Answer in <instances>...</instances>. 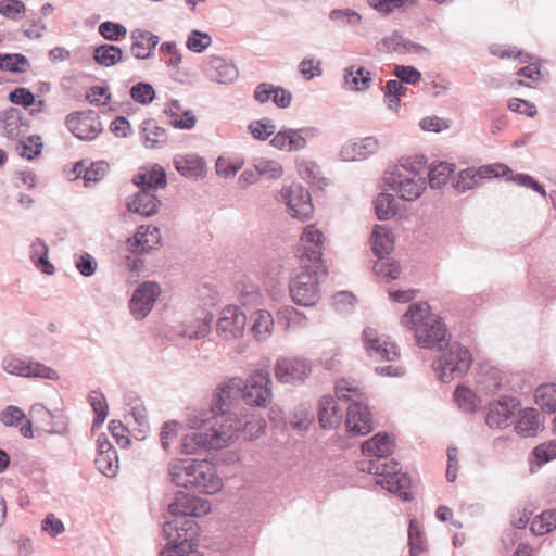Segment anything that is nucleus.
Instances as JSON below:
<instances>
[{
    "label": "nucleus",
    "mask_w": 556,
    "mask_h": 556,
    "mask_svg": "<svg viewBox=\"0 0 556 556\" xmlns=\"http://www.w3.org/2000/svg\"><path fill=\"white\" fill-rule=\"evenodd\" d=\"M279 323H282L287 329L306 328L308 318L302 312L292 306H285L278 312Z\"/></svg>",
    "instance_id": "nucleus-42"
},
{
    "label": "nucleus",
    "mask_w": 556,
    "mask_h": 556,
    "mask_svg": "<svg viewBox=\"0 0 556 556\" xmlns=\"http://www.w3.org/2000/svg\"><path fill=\"white\" fill-rule=\"evenodd\" d=\"M378 140L374 137H366L359 140L348 141L341 147L340 157L345 162L364 160L377 152Z\"/></svg>",
    "instance_id": "nucleus-24"
},
{
    "label": "nucleus",
    "mask_w": 556,
    "mask_h": 556,
    "mask_svg": "<svg viewBox=\"0 0 556 556\" xmlns=\"http://www.w3.org/2000/svg\"><path fill=\"white\" fill-rule=\"evenodd\" d=\"M130 46L131 54L136 59H149L153 55L154 49L159 43V37H134Z\"/></svg>",
    "instance_id": "nucleus-46"
},
{
    "label": "nucleus",
    "mask_w": 556,
    "mask_h": 556,
    "mask_svg": "<svg viewBox=\"0 0 556 556\" xmlns=\"http://www.w3.org/2000/svg\"><path fill=\"white\" fill-rule=\"evenodd\" d=\"M198 525L194 520H168L163 525V535L167 544L161 556H201L193 548V540L198 535Z\"/></svg>",
    "instance_id": "nucleus-5"
},
{
    "label": "nucleus",
    "mask_w": 556,
    "mask_h": 556,
    "mask_svg": "<svg viewBox=\"0 0 556 556\" xmlns=\"http://www.w3.org/2000/svg\"><path fill=\"white\" fill-rule=\"evenodd\" d=\"M247 316L235 305L226 306L216 323V332L223 340H235L243 336Z\"/></svg>",
    "instance_id": "nucleus-15"
},
{
    "label": "nucleus",
    "mask_w": 556,
    "mask_h": 556,
    "mask_svg": "<svg viewBox=\"0 0 556 556\" xmlns=\"http://www.w3.org/2000/svg\"><path fill=\"white\" fill-rule=\"evenodd\" d=\"M109 172V164L105 161L93 162L88 166V170H85L84 180L85 186L89 187L91 182H98L102 180Z\"/></svg>",
    "instance_id": "nucleus-60"
},
{
    "label": "nucleus",
    "mask_w": 556,
    "mask_h": 556,
    "mask_svg": "<svg viewBox=\"0 0 556 556\" xmlns=\"http://www.w3.org/2000/svg\"><path fill=\"white\" fill-rule=\"evenodd\" d=\"M401 324L414 330L418 345L424 349L443 350L448 341L445 324L441 317L431 313L427 302L410 304Z\"/></svg>",
    "instance_id": "nucleus-3"
},
{
    "label": "nucleus",
    "mask_w": 556,
    "mask_h": 556,
    "mask_svg": "<svg viewBox=\"0 0 556 556\" xmlns=\"http://www.w3.org/2000/svg\"><path fill=\"white\" fill-rule=\"evenodd\" d=\"M241 397L251 407H266L273 399L269 372L260 369L242 379Z\"/></svg>",
    "instance_id": "nucleus-10"
},
{
    "label": "nucleus",
    "mask_w": 556,
    "mask_h": 556,
    "mask_svg": "<svg viewBox=\"0 0 556 556\" xmlns=\"http://www.w3.org/2000/svg\"><path fill=\"white\" fill-rule=\"evenodd\" d=\"M363 343L369 357L375 361L394 362L400 357L399 348L371 327L363 330Z\"/></svg>",
    "instance_id": "nucleus-14"
},
{
    "label": "nucleus",
    "mask_w": 556,
    "mask_h": 556,
    "mask_svg": "<svg viewBox=\"0 0 556 556\" xmlns=\"http://www.w3.org/2000/svg\"><path fill=\"white\" fill-rule=\"evenodd\" d=\"M239 300L243 306H253L261 303L263 294L258 287L252 282H240L237 286Z\"/></svg>",
    "instance_id": "nucleus-48"
},
{
    "label": "nucleus",
    "mask_w": 556,
    "mask_h": 556,
    "mask_svg": "<svg viewBox=\"0 0 556 556\" xmlns=\"http://www.w3.org/2000/svg\"><path fill=\"white\" fill-rule=\"evenodd\" d=\"M251 332L257 341L267 340L273 332L274 319L271 314L266 309L256 311L252 317Z\"/></svg>",
    "instance_id": "nucleus-36"
},
{
    "label": "nucleus",
    "mask_w": 556,
    "mask_h": 556,
    "mask_svg": "<svg viewBox=\"0 0 556 556\" xmlns=\"http://www.w3.org/2000/svg\"><path fill=\"white\" fill-rule=\"evenodd\" d=\"M248 129L254 139L265 141L275 134L276 125L270 118L265 117L251 122Z\"/></svg>",
    "instance_id": "nucleus-50"
},
{
    "label": "nucleus",
    "mask_w": 556,
    "mask_h": 556,
    "mask_svg": "<svg viewBox=\"0 0 556 556\" xmlns=\"http://www.w3.org/2000/svg\"><path fill=\"white\" fill-rule=\"evenodd\" d=\"M28 361L18 358L14 355L5 356L2 359L1 367L9 375L26 377Z\"/></svg>",
    "instance_id": "nucleus-58"
},
{
    "label": "nucleus",
    "mask_w": 556,
    "mask_h": 556,
    "mask_svg": "<svg viewBox=\"0 0 556 556\" xmlns=\"http://www.w3.org/2000/svg\"><path fill=\"white\" fill-rule=\"evenodd\" d=\"M393 447V442L387 433H377L362 444V453L367 458L358 462V469L377 476L376 484L404 501H410L408 490L412 480L409 476L401 472L399 463L391 457Z\"/></svg>",
    "instance_id": "nucleus-1"
},
{
    "label": "nucleus",
    "mask_w": 556,
    "mask_h": 556,
    "mask_svg": "<svg viewBox=\"0 0 556 556\" xmlns=\"http://www.w3.org/2000/svg\"><path fill=\"white\" fill-rule=\"evenodd\" d=\"M535 402L543 412H556V384H543L535 391Z\"/></svg>",
    "instance_id": "nucleus-44"
},
{
    "label": "nucleus",
    "mask_w": 556,
    "mask_h": 556,
    "mask_svg": "<svg viewBox=\"0 0 556 556\" xmlns=\"http://www.w3.org/2000/svg\"><path fill=\"white\" fill-rule=\"evenodd\" d=\"M395 199L390 193H380L375 201L376 215L380 220L390 219L395 215Z\"/></svg>",
    "instance_id": "nucleus-52"
},
{
    "label": "nucleus",
    "mask_w": 556,
    "mask_h": 556,
    "mask_svg": "<svg viewBox=\"0 0 556 556\" xmlns=\"http://www.w3.org/2000/svg\"><path fill=\"white\" fill-rule=\"evenodd\" d=\"M195 478L197 481L192 490L201 493L215 494L223 486L222 479L217 476L215 467L205 459L199 462Z\"/></svg>",
    "instance_id": "nucleus-22"
},
{
    "label": "nucleus",
    "mask_w": 556,
    "mask_h": 556,
    "mask_svg": "<svg viewBox=\"0 0 556 556\" xmlns=\"http://www.w3.org/2000/svg\"><path fill=\"white\" fill-rule=\"evenodd\" d=\"M489 51L492 55L497 56L500 59H519L521 62H528L532 58L530 54L523 52L514 46H506L500 43H493L489 47Z\"/></svg>",
    "instance_id": "nucleus-51"
},
{
    "label": "nucleus",
    "mask_w": 556,
    "mask_h": 556,
    "mask_svg": "<svg viewBox=\"0 0 556 556\" xmlns=\"http://www.w3.org/2000/svg\"><path fill=\"white\" fill-rule=\"evenodd\" d=\"M0 70L14 74H23L30 70L28 59L20 53H0Z\"/></svg>",
    "instance_id": "nucleus-41"
},
{
    "label": "nucleus",
    "mask_w": 556,
    "mask_h": 556,
    "mask_svg": "<svg viewBox=\"0 0 556 556\" xmlns=\"http://www.w3.org/2000/svg\"><path fill=\"white\" fill-rule=\"evenodd\" d=\"M173 163L176 170L188 179H198L205 174V162L195 154L176 155Z\"/></svg>",
    "instance_id": "nucleus-29"
},
{
    "label": "nucleus",
    "mask_w": 556,
    "mask_h": 556,
    "mask_svg": "<svg viewBox=\"0 0 556 556\" xmlns=\"http://www.w3.org/2000/svg\"><path fill=\"white\" fill-rule=\"evenodd\" d=\"M454 396L460 409L473 412L477 408L476 394L470 389L459 387L455 390Z\"/></svg>",
    "instance_id": "nucleus-59"
},
{
    "label": "nucleus",
    "mask_w": 556,
    "mask_h": 556,
    "mask_svg": "<svg viewBox=\"0 0 556 556\" xmlns=\"http://www.w3.org/2000/svg\"><path fill=\"white\" fill-rule=\"evenodd\" d=\"M205 75L211 81L227 85L237 80L239 73L224 59L211 56L205 67Z\"/></svg>",
    "instance_id": "nucleus-26"
},
{
    "label": "nucleus",
    "mask_w": 556,
    "mask_h": 556,
    "mask_svg": "<svg viewBox=\"0 0 556 556\" xmlns=\"http://www.w3.org/2000/svg\"><path fill=\"white\" fill-rule=\"evenodd\" d=\"M94 61L104 67H110L123 59V51L114 45H101L93 49Z\"/></svg>",
    "instance_id": "nucleus-40"
},
{
    "label": "nucleus",
    "mask_w": 556,
    "mask_h": 556,
    "mask_svg": "<svg viewBox=\"0 0 556 556\" xmlns=\"http://www.w3.org/2000/svg\"><path fill=\"white\" fill-rule=\"evenodd\" d=\"M134 240L135 243H131V245L135 247V252L148 253L161 244L162 237L157 227L141 225L137 230Z\"/></svg>",
    "instance_id": "nucleus-31"
},
{
    "label": "nucleus",
    "mask_w": 556,
    "mask_h": 556,
    "mask_svg": "<svg viewBox=\"0 0 556 556\" xmlns=\"http://www.w3.org/2000/svg\"><path fill=\"white\" fill-rule=\"evenodd\" d=\"M377 49L384 53L397 54H428L429 50L425 46L412 41L407 37H382L377 42Z\"/></svg>",
    "instance_id": "nucleus-21"
},
{
    "label": "nucleus",
    "mask_w": 556,
    "mask_h": 556,
    "mask_svg": "<svg viewBox=\"0 0 556 556\" xmlns=\"http://www.w3.org/2000/svg\"><path fill=\"white\" fill-rule=\"evenodd\" d=\"M29 257L43 274L52 275L54 273V266L48 260V247L41 239H36L30 244Z\"/></svg>",
    "instance_id": "nucleus-37"
},
{
    "label": "nucleus",
    "mask_w": 556,
    "mask_h": 556,
    "mask_svg": "<svg viewBox=\"0 0 556 556\" xmlns=\"http://www.w3.org/2000/svg\"><path fill=\"white\" fill-rule=\"evenodd\" d=\"M25 12V4L20 0H0V14L16 20Z\"/></svg>",
    "instance_id": "nucleus-63"
},
{
    "label": "nucleus",
    "mask_w": 556,
    "mask_h": 556,
    "mask_svg": "<svg viewBox=\"0 0 556 556\" xmlns=\"http://www.w3.org/2000/svg\"><path fill=\"white\" fill-rule=\"evenodd\" d=\"M323 243V232L315 225L306 226L301 235V249L299 250L301 263L308 262L315 267H321Z\"/></svg>",
    "instance_id": "nucleus-18"
},
{
    "label": "nucleus",
    "mask_w": 556,
    "mask_h": 556,
    "mask_svg": "<svg viewBox=\"0 0 556 556\" xmlns=\"http://www.w3.org/2000/svg\"><path fill=\"white\" fill-rule=\"evenodd\" d=\"M288 152H298L306 148L309 140L317 139L323 131L316 126H305L301 128H288Z\"/></svg>",
    "instance_id": "nucleus-32"
},
{
    "label": "nucleus",
    "mask_w": 556,
    "mask_h": 556,
    "mask_svg": "<svg viewBox=\"0 0 556 556\" xmlns=\"http://www.w3.org/2000/svg\"><path fill=\"white\" fill-rule=\"evenodd\" d=\"M42 142L39 136H29L15 144V151L22 157L33 160L41 153Z\"/></svg>",
    "instance_id": "nucleus-49"
},
{
    "label": "nucleus",
    "mask_w": 556,
    "mask_h": 556,
    "mask_svg": "<svg viewBox=\"0 0 556 556\" xmlns=\"http://www.w3.org/2000/svg\"><path fill=\"white\" fill-rule=\"evenodd\" d=\"M160 293V286L153 281L143 282L134 291L129 307L135 319L141 320L148 316Z\"/></svg>",
    "instance_id": "nucleus-16"
},
{
    "label": "nucleus",
    "mask_w": 556,
    "mask_h": 556,
    "mask_svg": "<svg viewBox=\"0 0 556 556\" xmlns=\"http://www.w3.org/2000/svg\"><path fill=\"white\" fill-rule=\"evenodd\" d=\"M344 79L346 85L355 91H365L370 88L371 73L364 67L355 68L350 66L345 70Z\"/></svg>",
    "instance_id": "nucleus-39"
},
{
    "label": "nucleus",
    "mask_w": 556,
    "mask_h": 556,
    "mask_svg": "<svg viewBox=\"0 0 556 556\" xmlns=\"http://www.w3.org/2000/svg\"><path fill=\"white\" fill-rule=\"evenodd\" d=\"M277 200L282 202L288 213L300 220L312 217L314 206L309 192L301 185H290L281 188Z\"/></svg>",
    "instance_id": "nucleus-11"
},
{
    "label": "nucleus",
    "mask_w": 556,
    "mask_h": 556,
    "mask_svg": "<svg viewBox=\"0 0 556 556\" xmlns=\"http://www.w3.org/2000/svg\"><path fill=\"white\" fill-rule=\"evenodd\" d=\"M2 130L7 138L15 140L21 134V118L14 112L7 113L1 121Z\"/></svg>",
    "instance_id": "nucleus-61"
},
{
    "label": "nucleus",
    "mask_w": 556,
    "mask_h": 556,
    "mask_svg": "<svg viewBox=\"0 0 556 556\" xmlns=\"http://www.w3.org/2000/svg\"><path fill=\"white\" fill-rule=\"evenodd\" d=\"M540 428V418L535 409H528L516 425V431L523 438L533 437Z\"/></svg>",
    "instance_id": "nucleus-45"
},
{
    "label": "nucleus",
    "mask_w": 556,
    "mask_h": 556,
    "mask_svg": "<svg viewBox=\"0 0 556 556\" xmlns=\"http://www.w3.org/2000/svg\"><path fill=\"white\" fill-rule=\"evenodd\" d=\"M211 511V505L207 500H203L185 492H177L174 501L168 505V513L173 516L172 520H189L187 517H200Z\"/></svg>",
    "instance_id": "nucleus-13"
},
{
    "label": "nucleus",
    "mask_w": 556,
    "mask_h": 556,
    "mask_svg": "<svg viewBox=\"0 0 556 556\" xmlns=\"http://www.w3.org/2000/svg\"><path fill=\"white\" fill-rule=\"evenodd\" d=\"M519 403L513 397H502L490 403L486 408L485 422L490 428L504 429L508 427L516 415Z\"/></svg>",
    "instance_id": "nucleus-19"
},
{
    "label": "nucleus",
    "mask_w": 556,
    "mask_h": 556,
    "mask_svg": "<svg viewBox=\"0 0 556 556\" xmlns=\"http://www.w3.org/2000/svg\"><path fill=\"white\" fill-rule=\"evenodd\" d=\"M338 400L352 401L346 408L345 426L350 432L365 435L372 430L370 413L363 403L356 399L359 396L358 388L348 380H340L336 386Z\"/></svg>",
    "instance_id": "nucleus-6"
},
{
    "label": "nucleus",
    "mask_w": 556,
    "mask_h": 556,
    "mask_svg": "<svg viewBox=\"0 0 556 556\" xmlns=\"http://www.w3.org/2000/svg\"><path fill=\"white\" fill-rule=\"evenodd\" d=\"M132 181L138 188H144L151 191L164 188L167 184L166 174L160 165H154L149 170L138 173L135 175Z\"/></svg>",
    "instance_id": "nucleus-33"
},
{
    "label": "nucleus",
    "mask_w": 556,
    "mask_h": 556,
    "mask_svg": "<svg viewBox=\"0 0 556 556\" xmlns=\"http://www.w3.org/2000/svg\"><path fill=\"white\" fill-rule=\"evenodd\" d=\"M393 74L402 84H416L421 79V73L409 65H396Z\"/></svg>",
    "instance_id": "nucleus-62"
},
{
    "label": "nucleus",
    "mask_w": 556,
    "mask_h": 556,
    "mask_svg": "<svg viewBox=\"0 0 556 556\" xmlns=\"http://www.w3.org/2000/svg\"><path fill=\"white\" fill-rule=\"evenodd\" d=\"M140 190L128 201L127 207L130 212L142 216H152L159 212L161 201L153 191L139 188Z\"/></svg>",
    "instance_id": "nucleus-28"
},
{
    "label": "nucleus",
    "mask_w": 556,
    "mask_h": 556,
    "mask_svg": "<svg viewBox=\"0 0 556 556\" xmlns=\"http://www.w3.org/2000/svg\"><path fill=\"white\" fill-rule=\"evenodd\" d=\"M141 138L147 148H161L167 141V135L164 128L160 127L155 121L147 119L141 125Z\"/></svg>",
    "instance_id": "nucleus-35"
},
{
    "label": "nucleus",
    "mask_w": 556,
    "mask_h": 556,
    "mask_svg": "<svg viewBox=\"0 0 556 556\" xmlns=\"http://www.w3.org/2000/svg\"><path fill=\"white\" fill-rule=\"evenodd\" d=\"M76 268L84 277H91L96 274L98 264L92 255L84 253L75 262Z\"/></svg>",
    "instance_id": "nucleus-64"
},
{
    "label": "nucleus",
    "mask_w": 556,
    "mask_h": 556,
    "mask_svg": "<svg viewBox=\"0 0 556 556\" xmlns=\"http://www.w3.org/2000/svg\"><path fill=\"white\" fill-rule=\"evenodd\" d=\"M556 529V509L546 510L536 516L531 522L535 535H543Z\"/></svg>",
    "instance_id": "nucleus-47"
},
{
    "label": "nucleus",
    "mask_w": 556,
    "mask_h": 556,
    "mask_svg": "<svg viewBox=\"0 0 556 556\" xmlns=\"http://www.w3.org/2000/svg\"><path fill=\"white\" fill-rule=\"evenodd\" d=\"M311 371V364L305 358H279L275 364V376L282 383L302 382Z\"/></svg>",
    "instance_id": "nucleus-17"
},
{
    "label": "nucleus",
    "mask_w": 556,
    "mask_h": 556,
    "mask_svg": "<svg viewBox=\"0 0 556 556\" xmlns=\"http://www.w3.org/2000/svg\"><path fill=\"white\" fill-rule=\"evenodd\" d=\"M94 464L97 469L105 477L113 478L117 475L119 468L117 453L105 434H100L97 439Z\"/></svg>",
    "instance_id": "nucleus-20"
},
{
    "label": "nucleus",
    "mask_w": 556,
    "mask_h": 556,
    "mask_svg": "<svg viewBox=\"0 0 556 556\" xmlns=\"http://www.w3.org/2000/svg\"><path fill=\"white\" fill-rule=\"evenodd\" d=\"M370 240L372 252L378 257V260H384L386 256L393 251V238L387 227L383 225L375 226Z\"/></svg>",
    "instance_id": "nucleus-34"
},
{
    "label": "nucleus",
    "mask_w": 556,
    "mask_h": 556,
    "mask_svg": "<svg viewBox=\"0 0 556 556\" xmlns=\"http://www.w3.org/2000/svg\"><path fill=\"white\" fill-rule=\"evenodd\" d=\"M454 172V164L441 162L438 164H432L429 168L428 177L429 185L432 189H440L444 186L448 179L451 174Z\"/></svg>",
    "instance_id": "nucleus-43"
},
{
    "label": "nucleus",
    "mask_w": 556,
    "mask_h": 556,
    "mask_svg": "<svg viewBox=\"0 0 556 556\" xmlns=\"http://www.w3.org/2000/svg\"><path fill=\"white\" fill-rule=\"evenodd\" d=\"M89 402L96 413L92 429L100 427L108 416V404L104 395L101 392L92 391L89 394Z\"/></svg>",
    "instance_id": "nucleus-54"
},
{
    "label": "nucleus",
    "mask_w": 556,
    "mask_h": 556,
    "mask_svg": "<svg viewBox=\"0 0 556 556\" xmlns=\"http://www.w3.org/2000/svg\"><path fill=\"white\" fill-rule=\"evenodd\" d=\"M200 460L189 459V460H177L169 465V475L172 481L177 486L182 488H193L194 482L197 481L195 471L198 470V464Z\"/></svg>",
    "instance_id": "nucleus-27"
},
{
    "label": "nucleus",
    "mask_w": 556,
    "mask_h": 556,
    "mask_svg": "<svg viewBox=\"0 0 556 556\" xmlns=\"http://www.w3.org/2000/svg\"><path fill=\"white\" fill-rule=\"evenodd\" d=\"M258 176H265L270 179H278L283 174L282 165L275 160L258 159L254 163Z\"/></svg>",
    "instance_id": "nucleus-55"
},
{
    "label": "nucleus",
    "mask_w": 556,
    "mask_h": 556,
    "mask_svg": "<svg viewBox=\"0 0 556 556\" xmlns=\"http://www.w3.org/2000/svg\"><path fill=\"white\" fill-rule=\"evenodd\" d=\"M25 378H40L56 381L60 379L59 372L37 361H28Z\"/></svg>",
    "instance_id": "nucleus-53"
},
{
    "label": "nucleus",
    "mask_w": 556,
    "mask_h": 556,
    "mask_svg": "<svg viewBox=\"0 0 556 556\" xmlns=\"http://www.w3.org/2000/svg\"><path fill=\"white\" fill-rule=\"evenodd\" d=\"M372 270L377 277L386 279L387 281L395 280L401 275L399 264L386 260H379L376 262Z\"/></svg>",
    "instance_id": "nucleus-56"
},
{
    "label": "nucleus",
    "mask_w": 556,
    "mask_h": 556,
    "mask_svg": "<svg viewBox=\"0 0 556 556\" xmlns=\"http://www.w3.org/2000/svg\"><path fill=\"white\" fill-rule=\"evenodd\" d=\"M242 379L229 378L220 382L212 395L210 409H192L187 414V426L190 429L205 428L213 424L218 428L230 427L231 438L235 439L242 427V419L236 413L237 404L241 397Z\"/></svg>",
    "instance_id": "nucleus-2"
},
{
    "label": "nucleus",
    "mask_w": 556,
    "mask_h": 556,
    "mask_svg": "<svg viewBox=\"0 0 556 556\" xmlns=\"http://www.w3.org/2000/svg\"><path fill=\"white\" fill-rule=\"evenodd\" d=\"M425 164L424 156L401 159L394 169L387 173L384 181L402 200L415 201L426 190Z\"/></svg>",
    "instance_id": "nucleus-4"
},
{
    "label": "nucleus",
    "mask_w": 556,
    "mask_h": 556,
    "mask_svg": "<svg viewBox=\"0 0 556 556\" xmlns=\"http://www.w3.org/2000/svg\"><path fill=\"white\" fill-rule=\"evenodd\" d=\"M253 98L260 104H265L271 100L280 109L289 108L292 101V94L289 90L270 83L258 84L254 89Z\"/></svg>",
    "instance_id": "nucleus-23"
},
{
    "label": "nucleus",
    "mask_w": 556,
    "mask_h": 556,
    "mask_svg": "<svg viewBox=\"0 0 556 556\" xmlns=\"http://www.w3.org/2000/svg\"><path fill=\"white\" fill-rule=\"evenodd\" d=\"M346 408L340 406L331 395L323 396L318 404V420L324 429L337 428L343 418Z\"/></svg>",
    "instance_id": "nucleus-25"
},
{
    "label": "nucleus",
    "mask_w": 556,
    "mask_h": 556,
    "mask_svg": "<svg viewBox=\"0 0 556 556\" xmlns=\"http://www.w3.org/2000/svg\"><path fill=\"white\" fill-rule=\"evenodd\" d=\"M442 354L434 361L433 368L437 377L448 382L464 376L472 364L469 350L458 342L446 341Z\"/></svg>",
    "instance_id": "nucleus-7"
},
{
    "label": "nucleus",
    "mask_w": 556,
    "mask_h": 556,
    "mask_svg": "<svg viewBox=\"0 0 556 556\" xmlns=\"http://www.w3.org/2000/svg\"><path fill=\"white\" fill-rule=\"evenodd\" d=\"M130 96L136 102L146 105L155 98V90L148 83H138L131 87Z\"/></svg>",
    "instance_id": "nucleus-57"
},
{
    "label": "nucleus",
    "mask_w": 556,
    "mask_h": 556,
    "mask_svg": "<svg viewBox=\"0 0 556 556\" xmlns=\"http://www.w3.org/2000/svg\"><path fill=\"white\" fill-rule=\"evenodd\" d=\"M321 267L302 263L289 285L292 301L300 306H314L320 300L318 271Z\"/></svg>",
    "instance_id": "nucleus-9"
},
{
    "label": "nucleus",
    "mask_w": 556,
    "mask_h": 556,
    "mask_svg": "<svg viewBox=\"0 0 556 556\" xmlns=\"http://www.w3.org/2000/svg\"><path fill=\"white\" fill-rule=\"evenodd\" d=\"M66 126L74 136L83 140H91L100 131V123L93 125L88 117L80 112H75L66 117Z\"/></svg>",
    "instance_id": "nucleus-30"
},
{
    "label": "nucleus",
    "mask_w": 556,
    "mask_h": 556,
    "mask_svg": "<svg viewBox=\"0 0 556 556\" xmlns=\"http://www.w3.org/2000/svg\"><path fill=\"white\" fill-rule=\"evenodd\" d=\"M231 426L218 428L213 424L205 428L195 429V432L186 434L180 444V451L184 454H198L204 450H218L227 446L233 439L231 438Z\"/></svg>",
    "instance_id": "nucleus-8"
},
{
    "label": "nucleus",
    "mask_w": 556,
    "mask_h": 556,
    "mask_svg": "<svg viewBox=\"0 0 556 556\" xmlns=\"http://www.w3.org/2000/svg\"><path fill=\"white\" fill-rule=\"evenodd\" d=\"M201 318H197L186 324L184 330L180 331V336L191 339L199 340L205 338L211 331L212 316L208 313H202Z\"/></svg>",
    "instance_id": "nucleus-38"
},
{
    "label": "nucleus",
    "mask_w": 556,
    "mask_h": 556,
    "mask_svg": "<svg viewBox=\"0 0 556 556\" xmlns=\"http://www.w3.org/2000/svg\"><path fill=\"white\" fill-rule=\"evenodd\" d=\"M508 172L510 169L503 164L468 167L458 173L453 181V188L459 193H465L480 186L484 179L504 176Z\"/></svg>",
    "instance_id": "nucleus-12"
}]
</instances>
